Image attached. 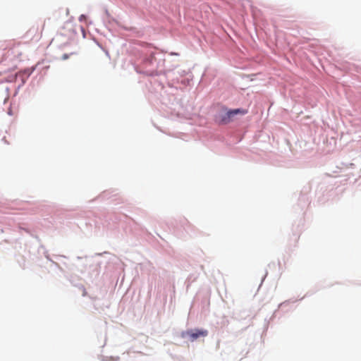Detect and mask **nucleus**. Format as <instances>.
<instances>
[{
  "label": "nucleus",
  "instance_id": "3",
  "mask_svg": "<svg viewBox=\"0 0 361 361\" xmlns=\"http://www.w3.org/2000/svg\"><path fill=\"white\" fill-rule=\"evenodd\" d=\"M36 32L35 35V39L39 40L42 37V31H39L38 27H31L29 31L27 32V34Z\"/></svg>",
  "mask_w": 361,
  "mask_h": 361
},
{
  "label": "nucleus",
  "instance_id": "2",
  "mask_svg": "<svg viewBox=\"0 0 361 361\" xmlns=\"http://www.w3.org/2000/svg\"><path fill=\"white\" fill-rule=\"evenodd\" d=\"M208 335V331L204 329H191L182 332L181 337L187 338L191 342L195 341L200 337H206Z\"/></svg>",
  "mask_w": 361,
  "mask_h": 361
},
{
  "label": "nucleus",
  "instance_id": "5",
  "mask_svg": "<svg viewBox=\"0 0 361 361\" xmlns=\"http://www.w3.org/2000/svg\"><path fill=\"white\" fill-rule=\"evenodd\" d=\"M8 114L12 115V113H11V109H9V111H8Z\"/></svg>",
  "mask_w": 361,
  "mask_h": 361
},
{
  "label": "nucleus",
  "instance_id": "1",
  "mask_svg": "<svg viewBox=\"0 0 361 361\" xmlns=\"http://www.w3.org/2000/svg\"><path fill=\"white\" fill-rule=\"evenodd\" d=\"M247 113V111L246 109H235L228 110L219 116V121L221 124H228V123H230L233 121V118L236 115H238V114L245 115Z\"/></svg>",
  "mask_w": 361,
  "mask_h": 361
},
{
  "label": "nucleus",
  "instance_id": "4",
  "mask_svg": "<svg viewBox=\"0 0 361 361\" xmlns=\"http://www.w3.org/2000/svg\"><path fill=\"white\" fill-rule=\"evenodd\" d=\"M61 58H62V59H63V60H66V59H68L69 58V54H64L62 56V57H61Z\"/></svg>",
  "mask_w": 361,
  "mask_h": 361
}]
</instances>
